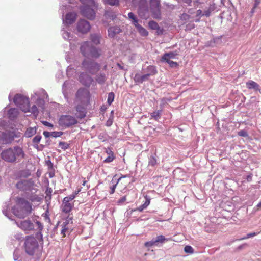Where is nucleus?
<instances>
[{
  "mask_svg": "<svg viewBox=\"0 0 261 261\" xmlns=\"http://www.w3.org/2000/svg\"><path fill=\"white\" fill-rule=\"evenodd\" d=\"M47 97V95L45 91L40 89L32 95L31 100L34 102L35 105L31 108L30 106L29 98L20 94H17L15 96L13 101L23 112H31L35 117H36L38 114L39 108L42 110L44 109V99Z\"/></svg>",
  "mask_w": 261,
  "mask_h": 261,
  "instance_id": "obj_1",
  "label": "nucleus"
},
{
  "mask_svg": "<svg viewBox=\"0 0 261 261\" xmlns=\"http://www.w3.org/2000/svg\"><path fill=\"white\" fill-rule=\"evenodd\" d=\"M11 204L6 203L3 208V213L9 219H12L11 212L16 216L19 218H24L28 216L32 211V206L30 204L23 199H18L16 201V205L12 206L11 203L12 200H11Z\"/></svg>",
  "mask_w": 261,
  "mask_h": 261,
  "instance_id": "obj_2",
  "label": "nucleus"
},
{
  "mask_svg": "<svg viewBox=\"0 0 261 261\" xmlns=\"http://www.w3.org/2000/svg\"><path fill=\"white\" fill-rule=\"evenodd\" d=\"M17 226L26 233L35 231L41 232L43 226L38 218H34L32 220L26 219L16 222Z\"/></svg>",
  "mask_w": 261,
  "mask_h": 261,
  "instance_id": "obj_3",
  "label": "nucleus"
},
{
  "mask_svg": "<svg viewBox=\"0 0 261 261\" xmlns=\"http://www.w3.org/2000/svg\"><path fill=\"white\" fill-rule=\"evenodd\" d=\"M24 155L22 148L19 147L9 148L3 151L1 153L2 158L8 162L20 160L24 157Z\"/></svg>",
  "mask_w": 261,
  "mask_h": 261,
  "instance_id": "obj_4",
  "label": "nucleus"
},
{
  "mask_svg": "<svg viewBox=\"0 0 261 261\" xmlns=\"http://www.w3.org/2000/svg\"><path fill=\"white\" fill-rule=\"evenodd\" d=\"M81 52L84 56L88 58H97L100 54L98 50L92 46L90 42L86 41L82 44Z\"/></svg>",
  "mask_w": 261,
  "mask_h": 261,
  "instance_id": "obj_5",
  "label": "nucleus"
},
{
  "mask_svg": "<svg viewBox=\"0 0 261 261\" xmlns=\"http://www.w3.org/2000/svg\"><path fill=\"white\" fill-rule=\"evenodd\" d=\"M24 246L26 252L31 255L37 253L40 250L37 241L32 236L27 238Z\"/></svg>",
  "mask_w": 261,
  "mask_h": 261,
  "instance_id": "obj_6",
  "label": "nucleus"
},
{
  "mask_svg": "<svg viewBox=\"0 0 261 261\" xmlns=\"http://www.w3.org/2000/svg\"><path fill=\"white\" fill-rule=\"evenodd\" d=\"M98 8V4L96 7L92 6H82L80 7L81 14L88 19L93 20L95 17L96 10Z\"/></svg>",
  "mask_w": 261,
  "mask_h": 261,
  "instance_id": "obj_7",
  "label": "nucleus"
},
{
  "mask_svg": "<svg viewBox=\"0 0 261 261\" xmlns=\"http://www.w3.org/2000/svg\"><path fill=\"white\" fill-rule=\"evenodd\" d=\"M59 124L63 128L69 127L77 123L76 118L69 115H62L59 119Z\"/></svg>",
  "mask_w": 261,
  "mask_h": 261,
  "instance_id": "obj_8",
  "label": "nucleus"
},
{
  "mask_svg": "<svg viewBox=\"0 0 261 261\" xmlns=\"http://www.w3.org/2000/svg\"><path fill=\"white\" fill-rule=\"evenodd\" d=\"M17 188L22 190H30L33 192V191H36V185H34L32 180H21L16 184Z\"/></svg>",
  "mask_w": 261,
  "mask_h": 261,
  "instance_id": "obj_9",
  "label": "nucleus"
},
{
  "mask_svg": "<svg viewBox=\"0 0 261 261\" xmlns=\"http://www.w3.org/2000/svg\"><path fill=\"white\" fill-rule=\"evenodd\" d=\"M128 18L132 21V23L135 26L137 31L141 36H146L148 35V33L147 30L138 24V20L135 17L134 13L129 12L128 14Z\"/></svg>",
  "mask_w": 261,
  "mask_h": 261,
  "instance_id": "obj_10",
  "label": "nucleus"
},
{
  "mask_svg": "<svg viewBox=\"0 0 261 261\" xmlns=\"http://www.w3.org/2000/svg\"><path fill=\"white\" fill-rule=\"evenodd\" d=\"M82 65L83 68L91 74H94L99 69V66L97 63L89 60L85 59Z\"/></svg>",
  "mask_w": 261,
  "mask_h": 261,
  "instance_id": "obj_11",
  "label": "nucleus"
},
{
  "mask_svg": "<svg viewBox=\"0 0 261 261\" xmlns=\"http://www.w3.org/2000/svg\"><path fill=\"white\" fill-rule=\"evenodd\" d=\"M77 18V14L75 12H69L63 17V23L64 27H67L72 24Z\"/></svg>",
  "mask_w": 261,
  "mask_h": 261,
  "instance_id": "obj_12",
  "label": "nucleus"
},
{
  "mask_svg": "<svg viewBox=\"0 0 261 261\" xmlns=\"http://www.w3.org/2000/svg\"><path fill=\"white\" fill-rule=\"evenodd\" d=\"M150 9L153 13V17L155 18H159L160 16V1L151 0Z\"/></svg>",
  "mask_w": 261,
  "mask_h": 261,
  "instance_id": "obj_13",
  "label": "nucleus"
},
{
  "mask_svg": "<svg viewBox=\"0 0 261 261\" xmlns=\"http://www.w3.org/2000/svg\"><path fill=\"white\" fill-rule=\"evenodd\" d=\"M77 29L82 33H86L90 29V23L84 19H80L77 23Z\"/></svg>",
  "mask_w": 261,
  "mask_h": 261,
  "instance_id": "obj_14",
  "label": "nucleus"
},
{
  "mask_svg": "<svg viewBox=\"0 0 261 261\" xmlns=\"http://www.w3.org/2000/svg\"><path fill=\"white\" fill-rule=\"evenodd\" d=\"M148 12L147 3L146 0H140L139 4L138 14L140 17L147 18L146 13Z\"/></svg>",
  "mask_w": 261,
  "mask_h": 261,
  "instance_id": "obj_15",
  "label": "nucleus"
},
{
  "mask_svg": "<svg viewBox=\"0 0 261 261\" xmlns=\"http://www.w3.org/2000/svg\"><path fill=\"white\" fill-rule=\"evenodd\" d=\"M80 81L84 85L88 86L92 82L91 77L86 73L81 74L79 77Z\"/></svg>",
  "mask_w": 261,
  "mask_h": 261,
  "instance_id": "obj_16",
  "label": "nucleus"
},
{
  "mask_svg": "<svg viewBox=\"0 0 261 261\" xmlns=\"http://www.w3.org/2000/svg\"><path fill=\"white\" fill-rule=\"evenodd\" d=\"M178 53L177 51H172L166 53L162 57L161 61L162 62L168 61L171 60V59H176V57Z\"/></svg>",
  "mask_w": 261,
  "mask_h": 261,
  "instance_id": "obj_17",
  "label": "nucleus"
},
{
  "mask_svg": "<svg viewBox=\"0 0 261 261\" xmlns=\"http://www.w3.org/2000/svg\"><path fill=\"white\" fill-rule=\"evenodd\" d=\"M73 204L68 201H65L64 199L63 200L62 204V210L64 213H68L72 210Z\"/></svg>",
  "mask_w": 261,
  "mask_h": 261,
  "instance_id": "obj_18",
  "label": "nucleus"
},
{
  "mask_svg": "<svg viewBox=\"0 0 261 261\" xmlns=\"http://www.w3.org/2000/svg\"><path fill=\"white\" fill-rule=\"evenodd\" d=\"M76 113H75L76 116L78 118H83L86 115L85 108L81 106H78L76 107Z\"/></svg>",
  "mask_w": 261,
  "mask_h": 261,
  "instance_id": "obj_19",
  "label": "nucleus"
},
{
  "mask_svg": "<svg viewBox=\"0 0 261 261\" xmlns=\"http://www.w3.org/2000/svg\"><path fill=\"white\" fill-rule=\"evenodd\" d=\"M120 31L121 30L119 27H111L108 30L109 36L111 37H114L116 34L119 33Z\"/></svg>",
  "mask_w": 261,
  "mask_h": 261,
  "instance_id": "obj_20",
  "label": "nucleus"
},
{
  "mask_svg": "<svg viewBox=\"0 0 261 261\" xmlns=\"http://www.w3.org/2000/svg\"><path fill=\"white\" fill-rule=\"evenodd\" d=\"M36 133V127H30L27 129L24 136L27 138L32 137Z\"/></svg>",
  "mask_w": 261,
  "mask_h": 261,
  "instance_id": "obj_21",
  "label": "nucleus"
},
{
  "mask_svg": "<svg viewBox=\"0 0 261 261\" xmlns=\"http://www.w3.org/2000/svg\"><path fill=\"white\" fill-rule=\"evenodd\" d=\"M246 86L249 89H254L255 90H259V85L253 81H249L246 83Z\"/></svg>",
  "mask_w": 261,
  "mask_h": 261,
  "instance_id": "obj_22",
  "label": "nucleus"
},
{
  "mask_svg": "<svg viewBox=\"0 0 261 261\" xmlns=\"http://www.w3.org/2000/svg\"><path fill=\"white\" fill-rule=\"evenodd\" d=\"M71 221V218H68L66 220L65 222H64L62 224V229L61 230V234L63 235V237L65 236V233L66 231L69 229V227L67 226V225L69 223V222Z\"/></svg>",
  "mask_w": 261,
  "mask_h": 261,
  "instance_id": "obj_23",
  "label": "nucleus"
},
{
  "mask_svg": "<svg viewBox=\"0 0 261 261\" xmlns=\"http://www.w3.org/2000/svg\"><path fill=\"white\" fill-rule=\"evenodd\" d=\"M8 114L10 119H14L17 117L18 114V110L15 108L11 109L9 110Z\"/></svg>",
  "mask_w": 261,
  "mask_h": 261,
  "instance_id": "obj_24",
  "label": "nucleus"
},
{
  "mask_svg": "<svg viewBox=\"0 0 261 261\" xmlns=\"http://www.w3.org/2000/svg\"><path fill=\"white\" fill-rule=\"evenodd\" d=\"M150 75L149 73L143 75H140V74H136L135 76L134 80L135 81L138 82H142L143 81H145L146 79L148 78V77Z\"/></svg>",
  "mask_w": 261,
  "mask_h": 261,
  "instance_id": "obj_25",
  "label": "nucleus"
},
{
  "mask_svg": "<svg viewBox=\"0 0 261 261\" xmlns=\"http://www.w3.org/2000/svg\"><path fill=\"white\" fill-rule=\"evenodd\" d=\"M82 4V6H92L96 7L97 3L94 0H79Z\"/></svg>",
  "mask_w": 261,
  "mask_h": 261,
  "instance_id": "obj_26",
  "label": "nucleus"
},
{
  "mask_svg": "<svg viewBox=\"0 0 261 261\" xmlns=\"http://www.w3.org/2000/svg\"><path fill=\"white\" fill-rule=\"evenodd\" d=\"M91 39L94 44L97 45L100 43V36L98 34H92L91 35Z\"/></svg>",
  "mask_w": 261,
  "mask_h": 261,
  "instance_id": "obj_27",
  "label": "nucleus"
},
{
  "mask_svg": "<svg viewBox=\"0 0 261 261\" xmlns=\"http://www.w3.org/2000/svg\"><path fill=\"white\" fill-rule=\"evenodd\" d=\"M105 5L110 6H117L119 4V0H102Z\"/></svg>",
  "mask_w": 261,
  "mask_h": 261,
  "instance_id": "obj_28",
  "label": "nucleus"
},
{
  "mask_svg": "<svg viewBox=\"0 0 261 261\" xmlns=\"http://www.w3.org/2000/svg\"><path fill=\"white\" fill-rule=\"evenodd\" d=\"M75 70L73 67L69 66L67 68V74L68 76H72L74 75Z\"/></svg>",
  "mask_w": 261,
  "mask_h": 261,
  "instance_id": "obj_29",
  "label": "nucleus"
},
{
  "mask_svg": "<svg viewBox=\"0 0 261 261\" xmlns=\"http://www.w3.org/2000/svg\"><path fill=\"white\" fill-rule=\"evenodd\" d=\"M156 242L157 243H163L164 241H167L169 239L166 238L164 236L161 235L158 236L156 239Z\"/></svg>",
  "mask_w": 261,
  "mask_h": 261,
  "instance_id": "obj_30",
  "label": "nucleus"
},
{
  "mask_svg": "<svg viewBox=\"0 0 261 261\" xmlns=\"http://www.w3.org/2000/svg\"><path fill=\"white\" fill-rule=\"evenodd\" d=\"M161 115L160 111H156L151 114V116L155 120H158L160 118Z\"/></svg>",
  "mask_w": 261,
  "mask_h": 261,
  "instance_id": "obj_31",
  "label": "nucleus"
},
{
  "mask_svg": "<svg viewBox=\"0 0 261 261\" xmlns=\"http://www.w3.org/2000/svg\"><path fill=\"white\" fill-rule=\"evenodd\" d=\"M64 28H63L62 31L63 32L62 33V35L63 38L65 39L70 40V38L71 37L70 33L66 30H64Z\"/></svg>",
  "mask_w": 261,
  "mask_h": 261,
  "instance_id": "obj_32",
  "label": "nucleus"
},
{
  "mask_svg": "<svg viewBox=\"0 0 261 261\" xmlns=\"http://www.w3.org/2000/svg\"><path fill=\"white\" fill-rule=\"evenodd\" d=\"M149 75H153L156 72L155 67L153 66H150L147 68Z\"/></svg>",
  "mask_w": 261,
  "mask_h": 261,
  "instance_id": "obj_33",
  "label": "nucleus"
},
{
  "mask_svg": "<svg viewBox=\"0 0 261 261\" xmlns=\"http://www.w3.org/2000/svg\"><path fill=\"white\" fill-rule=\"evenodd\" d=\"M184 251L187 253L192 254L194 250L191 246L187 245L184 248Z\"/></svg>",
  "mask_w": 261,
  "mask_h": 261,
  "instance_id": "obj_34",
  "label": "nucleus"
},
{
  "mask_svg": "<svg viewBox=\"0 0 261 261\" xmlns=\"http://www.w3.org/2000/svg\"><path fill=\"white\" fill-rule=\"evenodd\" d=\"M114 99V94L113 92H110L108 94V103L111 105Z\"/></svg>",
  "mask_w": 261,
  "mask_h": 261,
  "instance_id": "obj_35",
  "label": "nucleus"
},
{
  "mask_svg": "<svg viewBox=\"0 0 261 261\" xmlns=\"http://www.w3.org/2000/svg\"><path fill=\"white\" fill-rule=\"evenodd\" d=\"M260 232H258L257 233H255L253 232V233H248L245 237L242 238L240 240H244L248 239V238L254 237V236H256V234H259Z\"/></svg>",
  "mask_w": 261,
  "mask_h": 261,
  "instance_id": "obj_36",
  "label": "nucleus"
},
{
  "mask_svg": "<svg viewBox=\"0 0 261 261\" xmlns=\"http://www.w3.org/2000/svg\"><path fill=\"white\" fill-rule=\"evenodd\" d=\"M148 25L151 29L155 30L158 28V24L153 21H150L148 23Z\"/></svg>",
  "mask_w": 261,
  "mask_h": 261,
  "instance_id": "obj_37",
  "label": "nucleus"
},
{
  "mask_svg": "<svg viewBox=\"0 0 261 261\" xmlns=\"http://www.w3.org/2000/svg\"><path fill=\"white\" fill-rule=\"evenodd\" d=\"M106 79V77L105 75L100 74V75H99L97 77L96 81L99 83H102L105 82Z\"/></svg>",
  "mask_w": 261,
  "mask_h": 261,
  "instance_id": "obj_38",
  "label": "nucleus"
},
{
  "mask_svg": "<svg viewBox=\"0 0 261 261\" xmlns=\"http://www.w3.org/2000/svg\"><path fill=\"white\" fill-rule=\"evenodd\" d=\"M29 199L32 202H39L41 200V198L35 195L30 196Z\"/></svg>",
  "mask_w": 261,
  "mask_h": 261,
  "instance_id": "obj_39",
  "label": "nucleus"
},
{
  "mask_svg": "<svg viewBox=\"0 0 261 261\" xmlns=\"http://www.w3.org/2000/svg\"><path fill=\"white\" fill-rule=\"evenodd\" d=\"M59 146L64 149V150H66L67 149L68 147H69V145L68 143H66V142H60L59 144Z\"/></svg>",
  "mask_w": 261,
  "mask_h": 261,
  "instance_id": "obj_40",
  "label": "nucleus"
},
{
  "mask_svg": "<svg viewBox=\"0 0 261 261\" xmlns=\"http://www.w3.org/2000/svg\"><path fill=\"white\" fill-rule=\"evenodd\" d=\"M156 244V240L155 239V240H152L150 241L146 242L145 244V245L146 247H151L153 245H155Z\"/></svg>",
  "mask_w": 261,
  "mask_h": 261,
  "instance_id": "obj_41",
  "label": "nucleus"
},
{
  "mask_svg": "<svg viewBox=\"0 0 261 261\" xmlns=\"http://www.w3.org/2000/svg\"><path fill=\"white\" fill-rule=\"evenodd\" d=\"M114 159V154H111L109 155L105 160L104 162L106 163L111 162Z\"/></svg>",
  "mask_w": 261,
  "mask_h": 261,
  "instance_id": "obj_42",
  "label": "nucleus"
},
{
  "mask_svg": "<svg viewBox=\"0 0 261 261\" xmlns=\"http://www.w3.org/2000/svg\"><path fill=\"white\" fill-rule=\"evenodd\" d=\"M75 196L74 195H71L69 196H67L64 198L65 201H68L71 202L72 201L74 198Z\"/></svg>",
  "mask_w": 261,
  "mask_h": 261,
  "instance_id": "obj_43",
  "label": "nucleus"
},
{
  "mask_svg": "<svg viewBox=\"0 0 261 261\" xmlns=\"http://www.w3.org/2000/svg\"><path fill=\"white\" fill-rule=\"evenodd\" d=\"M41 139V136L39 135H36L33 139V142L34 143L37 144L38 143Z\"/></svg>",
  "mask_w": 261,
  "mask_h": 261,
  "instance_id": "obj_44",
  "label": "nucleus"
},
{
  "mask_svg": "<svg viewBox=\"0 0 261 261\" xmlns=\"http://www.w3.org/2000/svg\"><path fill=\"white\" fill-rule=\"evenodd\" d=\"M238 134L240 135V136H243V137H247L248 136V133L246 130H241L239 131L238 133Z\"/></svg>",
  "mask_w": 261,
  "mask_h": 261,
  "instance_id": "obj_45",
  "label": "nucleus"
},
{
  "mask_svg": "<svg viewBox=\"0 0 261 261\" xmlns=\"http://www.w3.org/2000/svg\"><path fill=\"white\" fill-rule=\"evenodd\" d=\"M164 62H166L167 63H168L169 64V65L171 67H175L177 66V63L175 62H173L172 61H163Z\"/></svg>",
  "mask_w": 261,
  "mask_h": 261,
  "instance_id": "obj_46",
  "label": "nucleus"
},
{
  "mask_svg": "<svg viewBox=\"0 0 261 261\" xmlns=\"http://www.w3.org/2000/svg\"><path fill=\"white\" fill-rule=\"evenodd\" d=\"M145 198L146 201L144 202L143 204H142L143 207H144L145 208H146L149 205L150 201V198L147 197V196H145Z\"/></svg>",
  "mask_w": 261,
  "mask_h": 261,
  "instance_id": "obj_47",
  "label": "nucleus"
},
{
  "mask_svg": "<svg viewBox=\"0 0 261 261\" xmlns=\"http://www.w3.org/2000/svg\"><path fill=\"white\" fill-rule=\"evenodd\" d=\"M62 134L61 132H54L51 133V135L54 137H57L61 136Z\"/></svg>",
  "mask_w": 261,
  "mask_h": 261,
  "instance_id": "obj_48",
  "label": "nucleus"
},
{
  "mask_svg": "<svg viewBox=\"0 0 261 261\" xmlns=\"http://www.w3.org/2000/svg\"><path fill=\"white\" fill-rule=\"evenodd\" d=\"M69 82L66 81L63 85V93L64 95L65 94L66 88L69 86Z\"/></svg>",
  "mask_w": 261,
  "mask_h": 261,
  "instance_id": "obj_49",
  "label": "nucleus"
},
{
  "mask_svg": "<svg viewBox=\"0 0 261 261\" xmlns=\"http://www.w3.org/2000/svg\"><path fill=\"white\" fill-rule=\"evenodd\" d=\"M6 122L4 120L0 119V129L5 128Z\"/></svg>",
  "mask_w": 261,
  "mask_h": 261,
  "instance_id": "obj_50",
  "label": "nucleus"
},
{
  "mask_svg": "<svg viewBox=\"0 0 261 261\" xmlns=\"http://www.w3.org/2000/svg\"><path fill=\"white\" fill-rule=\"evenodd\" d=\"M253 174L252 173H250L249 175H247L246 178V180L247 182H251L252 179Z\"/></svg>",
  "mask_w": 261,
  "mask_h": 261,
  "instance_id": "obj_51",
  "label": "nucleus"
},
{
  "mask_svg": "<svg viewBox=\"0 0 261 261\" xmlns=\"http://www.w3.org/2000/svg\"><path fill=\"white\" fill-rule=\"evenodd\" d=\"M260 3V0H255V3L254 4L253 8L252 10V12H253L254 9H255L256 7H257L258 6V5H259Z\"/></svg>",
  "mask_w": 261,
  "mask_h": 261,
  "instance_id": "obj_52",
  "label": "nucleus"
},
{
  "mask_svg": "<svg viewBox=\"0 0 261 261\" xmlns=\"http://www.w3.org/2000/svg\"><path fill=\"white\" fill-rule=\"evenodd\" d=\"M125 200H126V197L125 196H124L122 198H121L120 200H119L118 203L119 204H121V203H123L124 201H125Z\"/></svg>",
  "mask_w": 261,
  "mask_h": 261,
  "instance_id": "obj_53",
  "label": "nucleus"
},
{
  "mask_svg": "<svg viewBox=\"0 0 261 261\" xmlns=\"http://www.w3.org/2000/svg\"><path fill=\"white\" fill-rule=\"evenodd\" d=\"M43 135L46 138H47L50 136V133L48 132L45 131L43 132Z\"/></svg>",
  "mask_w": 261,
  "mask_h": 261,
  "instance_id": "obj_54",
  "label": "nucleus"
},
{
  "mask_svg": "<svg viewBox=\"0 0 261 261\" xmlns=\"http://www.w3.org/2000/svg\"><path fill=\"white\" fill-rule=\"evenodd\" d=\"M180 2H182L186 4H190L191 3V0H179Z\"/></svg>",
  "mask_w": 261,
  "mask_h": 261,
  "instance_id": "obj_55",
  "label": "nucleus"
},
{
  "mask_svg": "<svg viewBox=\"0 0 261 261\" xmlns=\"http://www.w3.org/2000/svg\"><path fill=\"white\" fill-rule=\"evenodd\" d=\"M145 208L143 207V205H140L139 207H138L137 210L139 212L142 211Z\"/></svg>",
  "mask_w": 261,
  "mask_h": 261,
  "instance_id": "obj_56",
  "label": "nucleus"
},
{
  "mask_svg": "<svg viewBox=\"0 0 261 261\" xmlns=\"http://www.w3.org/2000/svg\"><path fill=\"white\" fill-rule=\"evenodd\" d=\"M106 153L109 155H111V154H113V152L110 149H107L106 150Z\"/></svg>",
  "mask_w": 261,
  "mask_h": 261,
  "instance_id": "obj_57",
  "label": "nucleus"
},
{
  "mask_svg": "<svg viewBox=\"0 0 261 261\" xmlns=\"http://www.w3.org/2000/svg\"><path fill=\"white\" fill-rule=\"evenodd\" d=\"M43 123L46 126H53V125L51 123H49L48 122L45 121V122H44Z\"/></svg>",
  "mask_w": 261,
  "mask_h": 261,
  "instance_id": "obj_58",
  "label": "nucleus"
},
{
  "mask_svg": "<svg viewBox=\"0 0 261 261\" xmlns=\"http://www.w3.org/2000/svg\"><path fill=\"white\" fill-rule=\"evenodd\" d=\"M196 14H197V16H199V15H202V11L200 10H197Z\"/></svg>",
  "mask_w": 261,
  "mask_h": 261,
  "instance_id": "obj_59",
  "label": "nucleus"
},
{
  "mask_svg": "<svg viewBox=\"0 0 261 261\" xmlns=\"http://www.w3.org/2000/svg\"><path fill=\"white\" fill-rule=\"evenodd\" d=\"M256 207L257 210H259L261 208V201L259 202V203L257 204Z\"/></svg>",
  "mask_w": 261,
  "mask_h": 261,
  "instance_id": "obj_60",
  "label": "nucleus"
},
{
  "mask_svg": "<svg viewBox=\"0 0 261 261\" xmlns=\"http://www.w3.org/2000/svg\"><path fill=\"white\" fill-rule=\"evenodd\" d=\"M62 9H63L64 7V6L62 5ZM65 7H66V8L67 7V9H69L70 8H72L73 7L71 6L70 5H69L68 6H65Z\"/></svg>",
  "mask_w": 261,
  "mask_h": 261,
  "instance_id": "obj_61",
  "label": "nucleus"
},
{
  "mask_svg": "<svg viewBox=\"0 0 261 261\" xmlns=\"http://www.w3.org/2000/svg\"><path fill=\"white\" fill-rule=\"evenodd\" d=\"M115 187H116V185L114 186L113 188L112 189V193H114V190H115Z\"/></svg>",
  "mask_w": 261,
  "mask_h": 261,
  "instance_id": "obj_62",
  "label": "nucleus"
},
{
  "mask_svg": "<svg viewBox=\"0 0 261 261\" xmlns=\"http://www.w3.org/2000/svg\"><path fill=\"white\" fill-rule=\"evenodd\" d=\"M12 94L10 93L9 95V100L11 101V97H12Z\"/></svg>",
  "mask_w": 261,
  "mask_h": 261,
  "instance_id": "obj_63",
  "label": "nucleus"
},
{
  "mask_svg": "<svg viewBox=\"0 0 261 261\" xmlns=\"http://www.w3.org/2000/svg\"><path fill=\"white\" fill-rule=\"evenodd\" d=\"M80 93H81V90L78 91V92H77V96H79V95L80 94Z\"/></svg>",
  "mask_w": 261,
  "mask_h": 261,
  "instance_id": "obj_64",
  "label": "nucleus"
}]
</instances>
